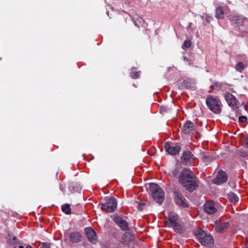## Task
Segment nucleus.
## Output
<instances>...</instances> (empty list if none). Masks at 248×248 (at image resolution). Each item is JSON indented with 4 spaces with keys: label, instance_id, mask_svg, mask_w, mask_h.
<instances>
[{
    "label": "nucleus",
    "instance_id": "obj_8",
    "mask_svg": "<svg viewBox=\"0 0 248 248\" xmlns=\"http://www.w3.org/2000/svg\"><path fill=\"white\" fill-rule=\"evenodd\" d=\"M224 97L229 106L231 107L233 110H236L239 108V103L236 97L230 93H226L224 94Z\"/></svg>",
    "mask_w": 248,
    "mask_h": 248
},
{
    "label": "nucleus",
    "instance_id": "obj_24",
    "mask_svg": "<svg viewBox=\"0 0 248 248\" xmlns=\"http://www.w3.org/2000/svg\"><path fill=\"white\" fill-rule=\"evenodd\" d=\"M62 210L63 212L67 215L71 214V208L69 204L66 203L62 206Z\"/></svg>",
    "mask_w": 248,
    "mask_h": 248
},
{
    "label": "nucleus",
    "instance_id": "obj_12",
    "mask_svg": "<svg viewBox=\"0 0 248 248\" xmlns=\"http://www.w3.org/2000/svg\"><path fill=\"white\" fill-rule=\"evenodd\" d=\"M114 222L124 231L129 230L127 222L119 216H116L113 219Z\"/></svg>",
    "mask_w": 248,
    "mask_h": 248
},
{
    "label": "nucleus",
    "instance_id": "obj_27",
    "mask_svg": "<svg viewBox=\"0 0 248 248\" xmlns=\"http://www.w3.org/2000/svg\"><path fill=\"white\" fill-rule=\"evenodd\" d=\"M191 45V42L190 40H186L184 42L183 46L186 48H189Z\"/></svg>",
    "mask_w": 248,
    "mask_h": 248
},
{
    "label": "nucleus",
    "instance_id": "obj_3",
    "mask_svg": "<svg viewBox=\"0 0 248 248\" xmlns=\"http://www.w3.org/2000/svg\"><path fill=\"white\" fill-rule=\"evenodd\" d=\"M208 108L213 112L218 114L221 111L220 103L216 98L208 96L206 100Z\"/></svg>",
    "mask_w": 248,
    "mask_h": 248
},
{
    "label": "nucleus",
    "instance_id": "obj_19",
    "mask_svg": "<svg viewBox=\"0 0 248 248\" xmlns=\"http://www.w3.org/2000/svg\"><path fill=\"white\" fill-rule=\"evenodd\" d=\"M194 233L197 238L199 240L200 243L201 240H202L207 235L204 231L200 229L196 230Z\"/></svg>",
    "mask_w": 248,
    "mask_h": 248
},
{
    "label": "nucleus",
    "instance_id": "obj_4",
    "mask_svg": "<svg viewBox=\"0 0 248 248\" xmlns=\"http://www.w3.org/2000/svg\"><path fill=\"white\" fill-rule=\"evenodd\" d=\"M117 202L113 197L107 198L105 203L102 204V209L108 213H111L117 208Z\"/></svg>",
    "mask_w": 248,
    "mask_h": 248
},
{
    "label": "nucleus",
    "instance_id": "obj_26",
    "mask_svg": "<svg viewBox=\"0 0 248 248\" xmlns=\"http://www.w3.org/2000/svg\"><path fill=\"white\" fill-rule=\"evenodd\" d=\"M201 17L203 19H205L207 22H210L212 20V17L207 14H203Z\"/></svg>",
    "mask_w": 248,
    "mask_h": 248
},
{
    "label": "nucleus",
    "instance_id": "obj_28",
    "mask_svg": "<svg viewBox=\"0 0 248 248\" xmlns=\"http://www.w3.org/2000/svg\"><path fill=\"white\" fill-rule=\"evenodd\" d=\"M140 74L139 72H134L131 74V77L134 79H136L139 78Z\"/></svg>",
    "mask_w": 248,
    "mask_h": 248
},
{
    "label": "nucleus",
    "instance_id": "obj_38",
    "mask_svg": "<svg viewBox=\"0 0 248 248\" xmlns=\"http://www.w3.org/2000/svg\"><path fill=\"white\" fill-rule=\"evenodd\" d=\"M184 59L185 60H186V61L188 60L185 57H184Z\"/></svg>",
    "mask_w": 248,
    "mask_h": 248
},
{
    "label": "nucleus",
    "instance_id": "obj_23",
    "mask_svg": "<svg viewBox=\"0 0 248 248\" xmlns=\"http://www.w3.org/2000/svg\"><path fill=\"white\" fill-rule=\"evenodd\" d=\"M216 17L220 19H222L224 17V13L220 7H217L216 9Z\"/></svg>",
    "mask_w": 248,
    "mask_h": 248
},
{
    "label": "nucleus",
    "instance_id": "obj_22",
    "mask_svg": "<svg viewBox=\"0 0 248 248\" xmlns=\"http://www.w3.org/2000/svg\"><path fill=\"white\" fill-rule=\"evenodd\" d=\"M228 198L229 200L232 203H236L238 201V197L233 192H230L228 194Z\"/></svg>",
    "mask_w": 248,
    "mask_h": 248
},
{
    "label": "nucleus",
    "instance_id": "obj_37",
    "mask_svg": "<svg viewBox=\"0 0 248 248\" xmlns=\"http://www.w3.org/2000/svg\"><path fill=\"white\" fill-rule=\"evenodd\" d=\"M247 241H248V242H247L246 246H247V248H248V238Z\"/></svg>",
    "mask_w": 248,
    "mask_h": 248
},
{
    "label": "nucleus",
    "instance_id": "obj_5",
    "mask_svg": "<svg viewBox=\"0 0 248 248\" xmlns=\"http://www.w3.org/2000/svg\"><path fill=\"white\" fill-rule=\"evenodd\" d=\"M168 215L169 220L174 231L176 232H180L182 228L177 215L173 212H170Z\"/></svg>",
    "mask_w": 248,
    "mask_h": 248
},
{
    "label": "nucleus",
    "instance_id": "obj_33",
    "mask_svg": "<svg viewBox=\"0 0 248 248\" xmlns=\"http://www.w3.org/2000/svg\"><path fill=\"white\" fill-rule=\"evenodd\" d=\"M26 248H32L31 246L30 245H28L27 247H26Z\"/></svg>",
    "mask_w": 248,
    "mask_h": 248
},
{
    "label": "nucleus",
    "instance_id": "obj_6",
    "mask_svg": "<svg viewBox=\"0 0 248 248\" xmlns=\"http://www.w3.org/2000/svg\"><path fill=\"white\" fill-rule=\"evenodd\" d=\"M174 200L175 203L179 206L186 207L188 206V202L185 198L178 190L174 192Z\"/></svg>",
    "mask_w": 248,
    "mask_h": 248
},
{
    "label": "nucleus",
    "instance_id": "obj_31",
    "mask_svg": "<svg viewBox=\"0 0 248 248\" xmlns=\"http://www.w3.org/2000/svg\"><path fill=\"white\" fill-rule=\"evenodd\" d=\"M40 248H50L49 244L43 243Z\"/></svg>",
    "mask_w": 248,
    "mask_h": 248
},
{
    "label": "nucleus",
    "instance_id": "obj_25",
    "mask_svg": "<svg viewBox=\"0 0 248 248\" xmlns=\"http://www.w3.org/2000/svg\"><path fill=\"white\" fill-rule=\"evenodd\" d=\"M244 65L243 62H239L237 63L235 65V69L237 71L241 72V71L244 69Z\"/></svg>",
    "mask_w": 248,
    "mask_h": 248
},
{
    "label": "nucleus",
    "instance_id": "obj_29",
    "mask_svg": "<svg viewBox=\"0 0 248 248\" xmlns=\"http://www.w3.org/2000/svg\"><path fill=\"white\" fill-rule=\"evenodd\" d=\"M136 203L138 204V210L139 211H142L143 209V206H144L145 204L143 203H140V202H136Z\"/></svg>",
    "mask_w": 248,
    "mask_h": 248
},
{
    "label": "nucleus",
    "instance_id": "obj_21",
    "mask_svg": "<svg viewBox=\"0 0 248 248\" xmlns=\"http://www.w3.org/2000/svg\"><path fill=\"white\" fill-rule=\"evenodd\" d=\"M70 239L73 242H78L80 241L81 236L78 232H73L70 234Z\"/></svg>",
    "mask_w": 248,
    "mask_h": 248
},
{
    "label": "nucleus",
    "instance_id": "obj_7",
    "mask_svg": "<svg viewBox=\"0 0 248 248\" xmlns=\"http://www.w3.org/2000/svg\"><path fill=\"white\" fill-rule=\"evenodd\" d=\"M218 205L213 201L206 202L203 206L204 211L209 215L214 214L217 210Z\"/></svg>",
    "mask_w": 248,
    "mask_h": 248
},
{
    "label": "nucleus",
    "instance_id": "obj_1",
    "mask_svg": "<svg viewBox=\"0 0 248 248\" xmlns=\"http://www.w3.org/2000/svg\"><path fill=\"white\" fill-rule=\"evenodd\" d=\"M170 175L178 177L179 182L190 192L198 186V180L191 171H171Z\"/></svg>",
    "mask_w": 248,
    "mask_h": 248
},
{
    "label": "nucleus",
    "instance_id": "obj_35",
    "mask_svg": "<svg viewBox=\"0 0 248 248\" xmlns=\"http://www.w3.org/2000/svg\"><path fill=\"white\" fill-rule=\"evenodd\" d=\"M16 237H13V240H14V241H16Z\"/></svg>",
    "mask_w": 248,
    "mask_h": 248
},
{
    "label": "nucleus",
    "instance_id": "obj_17",
    "mask_svg": "<svg viewBox=\"0 0 248 248\" xmlns=\"http://www.w3.org/2000/svg\"><path fill=\"white\" fill-rule=\"evenodd\" d=\"M229 19L233 24H235L237 25H242L244 21V18L243 17L236 15L230 16Z\"/></svg>",
    "mask_w": 248,
    "mask_h": 248
},
{
    "label": "nucleus",
    "instance_id": "obj_2",
    "mask_svg": "<svg viewBox=\"0 0 248 248\" xmlns=\"http://www.w3.org/2000/svg\"><path fill=\"white\" fill-rule=\"evenodd\" d=\"M149 190L154 199L158 203H162L164 198L163 189L158 185L152 183L149 185Z\"/></svg>",
    "mask_w": 248,
    "mask_h": 248
},
{
    "label": "nucleus",
    "instance_id": "obj_18",
    "mask_svg": "<svg viewBox=\"0 0 248 248\" xmlns=\"http://www.w3.org/2000/svg\"><path fill=\"white\" fill-rule=\"evenodd\" d=\"M199 157L201 158L202 162L204 163L205 165H208L213 160L212 156L208 155L204 153L201 154Z\"/></svg>",
    "mask_w": 248,
    "mask_h": 248
},
{
    "label": "nucleus",
    "instance_id": "obj_9",
    "mask_svg": "<svg viewBox=\"0 0 248 248\" xmlns=\"http://www.w3.org/2000/svg\"><path fill=\"white\" fill-rule=\"evenodd\" d=\"M164 148L168 153L172 155L178 154L181 150V147L178 143H166Z\"/></svg>",
    "mask_w": 248,
    "mask_h": 248
},
{
    "label": "nucleus",
    "instance_id": "obj_34",
    "mask_svg": "<svg viewBox=\"0 0 248 248\" xmlns=\"http://www.w3.org/2000/svg\"><path fill=\"white\" fill-rule=\"evenodd\" d=\"M183 170H185V171H186V170H189V169H183Z\"/></svg>",
    "mask_w": 248,
    "mask_h": 248
},
{
    "label": "nucleus",
    "instance_id": "obj_11",
    "mask_svg": "<svg viewBox=\"0 0 248 248\" xmlns=\"http://www.w3.org/2000/svg\"><path fill=\"white\" fill-rule=\"evenodd\" d=\"M228 176L225 171H217L216 178L213 180V183L217 185H221L227 181Z\"/></svg>",
    "mask_w": 248,
    "mask_h": 248
},
{
    "label": "nucleus",
    "instance_id": "obj_13",
    "mask_svg": "<svg viewBox=\"0 0 248 248\" xmlns=\"http://www.w3.org/2000/svg\"><path fill=\"white\" fill-rule=\"evenodd\" d=\"M229 226V223L224 222L221 221H217L215 222V229L218 232H223L225 231Z\"/></svg>",
    "mask_w": 248,
    "mask_h": 248
},
{
    "label": "nucleus",
    "instance_id": "obj_10",
    "mask_svg": "<svg viewBox=\"0 0 248 248\" xmlns=\"http://www.w3.org/2000/svg\"><path fill=\"white\" fill-rule=\"evenodd\" d=\"M194 159L193 155L189 151L184 152L181 156L182 163L186 165H191Z\"/></svg>",
    "mask_w": 248,
    "mask_h": 248
},
{
    "label": "nucleus",
    "instance_id": "obj_15",
    "mask_svg": "<svg viewBox=\"0 0 248 248\" xmlns=\"http://www.w3.org/2000/svg\"><path fill=\"white\" fill-rule=\"evenodd\" d=\"M193 130V124L189 121L185 123L182 128V130L186 134H189Z\"/></svg>",
    "mask_w": 248,
    "mask_h": 248
},
{
    "label": "nucleus",
    "instance_id": "obj_32",
    "mask_svg": "<svg viewBox=\"0 0 248 248\" xmlns=\"http://www.w3.org/2000/svg\"><path fill=\"white\" fill-rule=\"evenodd\" d=\"M244 143L246 145V146L248 147V137L246 138L244 140Z\"/></svg>",
    "mask_w": 248,
    "mask_h": 248
},
{
    "label": "nucleus",
    "instance_id": "obj_36",
    "mask_svg": "<svg viewBox=\"0 0 248 248\" xmlns=\"http://www.w3.org/2000/svg\"><path fill=\"white\" fill-rule=\"evenodd\" d=\"M19 248H24V247L23 246H20Z\"/></svg>",
    "mask_w": 248,
    "mask_h": 248
},
{
    "label": "nucleus",
    "instance_id": "obj_16",
    "mask_svg": "<svg viewBox=\"0 0 248 248\" xmlns=\"http://www.w3.org/2000/svg\"><path fill=\"white\" fill-rule=\"evenodd\" d=\"M214 240L212 236L210 235H207L202 240H201V243L202 245L210 247L213 244Z\"/></svg>",
    "mask_w": 248,
    "mask_h": 248
},
{
    "label": "nucleus",
    "instance_id": "obj_14",
    "mask_svg": "<svg viewBox=\"0 0 248 248\" xmlns=\"http://www.w3.org/2000/svg\"><path fill=\"white\" fill-rule=\"evenodd\" d=\"M86 236L89 240L93 243H95L96 240V235L95 231L91 228L85 229Z\"/></svg>",
    "mask_w": 248,
    "mask_h": 248
},
{
    "label": "nucleus",
    "instance_id": "obj_30",
    "mask_svg": "<svg viewBox=\"0 0 248 248\" xmlns=\"http://www.w3.org/2000/svg\"><path fill=\"white\" fill-rule=\"evenodd\" d=\"M247 120V118L245 116H241L239 117V121L241 122H245Z\"/></svg>",
    "mask_w": 248,
    "mask_h": 248
},
{
    "label": "nucleus",
    "instance_id": "obj_20",
    "mask_svg": "<svg viewBox=\"0 0 248 248\" xmlns=\"http://www.w3.org/2000/svg\"><path fill=\"white\" fill-rule=\"evenodd\" d=\"M122 240L124 244L128 245L130 242L134 240V236L130 233H125L123 236Z\"/></svg>",
    "mask_w": 248,
    "mask_h": 248
}]
</instances>
